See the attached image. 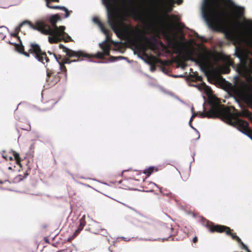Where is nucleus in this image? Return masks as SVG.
Returning a JSON list of instances; mask_svg holds the SVG:
<instances>
[{"mask_svg":"<svg viewBox=\"0 0 252 252\" xmlns=\"http://www.w3.org/2000/svg\"><path fill=\"white\" fill-rule=\"evenodd\" d=\"M60 49H63V51L66 53V55L69 57H89V54L84 52L82 51H75L65 47L63 44L59 45Z\"/></svg>","mask_w":252,"mask_h":252,"instance_id":"obj_9","label":"nucleus"},{"mask_svg":"<svg viewBox=\"0 0 252 252\" xmlns=\"http://www.w3.org/2000/svg\"><path fill=\"white\" fill-rule=\"evenodd\" d=\"M242 246V249H244V250H247L248 249V247L244 244V243L242 241V240H241V241L240 242H238Z\"/></svg>","mask_w":252,"mask_h":252,"instance_id":"obj_31","label":"nucleus"},{"mask_svg":"<svg viewBox=\"0 0 252 252\" xmlns=\"http://www.w3.org/2000/svg\"><path fill=\"white\" fill-rule=\"evenodd\" d=\"M197 115H198V113H194L192 115V116H191V118H190V120H189V124L190 126L191 127H192V128H193V127L191 125V122H192V121L193 119H194V118H195V117Z\"/></svg>","mask_w":252,"mask_h":252,"instance_id":"obj_28","label":"nucleus"},{"mask_svg":"<svg viewBox=\"0 0 252 252\" xmlns=\"http://www.w3.org/2000/svg\"><path fill=\"white\" fill-rule=\"evenodd\" d=\"M182 38L183 40H185V39L184 36H183L182 37Z\"/></svg>","mask_w":252,"mask_h":252,"instance_id":"obj_38","label":"nucleus"},{"mask_svg":"<svg viewBox=\"0 0 252 252\" xmlns=\"http://www.w3.org/2000/svg\"><path fill=\"white\" fill-rule=\"evenodd\" d=\"M2 158H4L5 159H6V160H7L8 159L9 160H12V157H8L7 154L6 153H3V154H2Z\"/></svg>","mask_w":252,"mask_h":252,"instance_id":"obj_30","label":"nucleus"},{"mask_svg":"<svg viewBox=\"0 0 252 252\" xmlns=\"http://www.w3.org/2000/svg\"><path fill=\"white\" fill-rule=\"evenodd\" d=\"M46 81L49 85L54 86L60 81L61 76H60V72L56 74L53 70L48 68L46 70Z\"/></svg>","mask_w":252,"mask_h":252,"instance_id":"obj_11","label":"nucleus"},{"mask_svg":"<svg viewBox=\"0 0 252 252\" xmlns=\"http://www.w3.org/2000/svg\"><path fill=\"white\" fill-rule=\"evenodd\" d=\"M206 227L212 233L218 232L228 233L229 227L224 225L220 224H215L211 221H208L206 224Z\"/></svg>","mask_w":252,"mask_h":252,"instance_id":"obj_10","label":"nucleus"},{"mask_svg":"<svg viewBox=\"0 0 252 252\" xmlns=\"http://www.w3.org/2000/svg\"><path fill=\"white\" fill-rule=\"evenodd\" d=\"M247 252H251V251L249 249V248H248V249L247 250H246Z\"/></svg>","mask_w":252,"mask_h":252,"instance_id":"obj_37","label":"nucleus"},{"mask_svg":"<svg viewBox=\"0 0 252 252\" xmlns=\"http://www.w3.org/2000/svg\"><path fill=\"white\" fill-rule=\"evenodd\" d=\"M163 230L166 237H170L173 235V229L171 227L164 228Z\"/></svg>","mask_w":252,"mask_h":252,"instance_id":"obj_19","label":"nucleus"},{"mask_svg":"<svg viewBox=\"0 0 252 252\" xmlns=\"http://www.w3.org/2000/svg\"><path fill=\"white\" fill-rule=\"evenodd\" d=\"M93 21L94 23L97 24L100 27L101 30L103 33L105 34H107L108 30L106 29L104 25L101 22L99 19L98 17H95L93 18Z\"/></svg>","mask_w":252,"mask_h":252,"instance_id":"obj_17","label":"nucleus"},{"mask_svg":"<svg viewBox=\"0 0 252 252\" xmlns=\"http://www.w3.org/2000/svg\"><path fill=\"white\" fill-rule=\"evenodd\" d=\"M54 56L56 60V61L58 62L59 64H60V68L61 69V65L63 63V62L64 58H63L62 56L60 55H57L55 54H54Z\"/></svg>","mask_w":252,"mask_h":252,"instance_id":"obj_23","label":"nucleus"},{"mask_svg":"<svg viewBox=\"0 0 252 252\" xmlns=\"http://www.w3.org/2000/svg\"><path fill=\"white\" fill-rule=\"evenodd\" d=\"M21 128L22 129L26 130H28H28H31V126L28 125L26 127H22Z\"/></svg>","mask_w":252,"mask_h":252,"instance_id":"obj_32","label":"nucleus"},{"mask_svg":"<svg viewBox=\"0 0 252 252\" xmlns=\"http://www.w3.org/2000/svg\"><path fill=\"white\" fill-rule=\"evenodd\" d=\"M173 39L174 40L175 42L174 46L176 48H178L179 49V53H181V51L180 50V45H182L183 46H185L186 45V43L185 42L180 43V42L177 41L175 38H173Z\"/></svg>","mask_w":252,"mask_h":252,"instance_id":"obj_21","label":"nucleus"},{"mask_svg":"<svg viewBox=\"0 0 252 252\" xmlns=\"http://www.w3.org/2000/svg\"><path fill=\"white\" fill-rule=\"evenodd\" d=\"M149 185L151 186V188H152V189L151 190V191H152V189H154V188L156 186V185L155 183H152V182H150L149 183Z\"/></svg>","mask_w":252,"mask_h":252,"instance_id":"obj_33","label":"nucleus"},{"mask_svg":"<svg viewBox=\"0 0 252 252\" xmlns=\"http://www.w3.org/2000/svg\"><path fill=\"white\" fill-rule=\"evenodd\" d=\"M109 31L108 30L107 34H105L106 39L102 43L99 44V47L104 52L105 56H109L110 50V46L108 42L110 41L111 39L109 36Z\"/></svg>","mask_w":252,"mask_h":252,"instance_id":"obj_13","label":"nucleus"},{"mask_svg":"<svg viewBox=\"0 0 252 252\" xmlns=\"http://www.w3.org/2000/svg\"><path fill=\"white\" fill-rule=\"evenodd\" d=\"M65 29L64 26H61L59 27V30L51 29L50 25L45 22L37 21L35 22L34 30L38 31L45 35H51V36L48 37V40L50 43L52 44L57 43L62 41L61 36L65 34Z\"/></svg>","mask_w":252,"mask_h":252,"instance_id":"obj_5","label":"nucleus"},{"mask_svg":"<svg viewBox=\"0 0 252 252\" xmlns=\"http://www.w3.org/2000/svg\"><path fill=\"white\" fill-rule=\"evenodd\" d=\"M237 56L239 58L240 63L244 70L248 74L252 73V60L242 53H236Z\"/></svg>","mask_w":252,"mask_h":252,"instance_id":"obj_6","label":"nucleus"},{"mask_svg":"<svg viewBox=\"0 0 252 252\" xmlns=\"http://www.w3.org/2000/svg\"><path fill=\"white\" fill-rule=\"evenodd\" d=\"M182 2V0H179L177 2L178 4H180Z\"/></svg>","mask_w":252,"mask_h":252,"instance_id":"obj_36","label":"nucleus"},{"mask_svg":"<svg viewBox=\"0 0 252 252\" xmlns=\"http://www.w3.org/2000/svg\"><path fill=\"white\" fill-rule=\"evenodd\" d=\"M190 80L192 81H199L202 80L201 76L198 75L197 74H190L189 75Z\"/></svg>","mask_w":252,"mask_h":252,"instance_id":"obj_20","label":"nucleus"},{"mask_svg":"<svg viewBox=\"0 0 252 252\" xmlns=\"http://www.w3.org/2000/svg\"><path fill=\"white\" fill-rule=\"evenodd\" d=\"M62 40H63L65 42H68L71 40V37L66 33L64 34L63 36H61Z\"/></svg>","mask_w":252,"mask_h":252,"instance_id":"obj_27","label":"nucleus"},{"mask_svg":"<svg viewBox=\"0 0 252 252\" xmlns=\"http://www.w3.org/2000/svg\"><path fill=\"white\" fill-rule=\"evenodd\" d=\"M108 19L109 25L117 36L120 38L127 37L140 51L145 53L147 48L153 49L156 46L157 39L155 37H147L144 30L138 27L134 29L128 27L124 29L122 27L119 15L116 12H110L109 10Z\"/></svg>","mask_w":252,"mask_h":252,"instance_id":"obj_2","label":"nucleus"},{"mask_svg":"<svg viewBox=\"0 0 252 252\" xmlns=\"http://www.w3.org/2000/svg\"><path fill=\"white\" fill-rule=\"evenodd\" d=\"M24 25H28L31 29L34 30L35 28V24H32L31 21L25 20L21 22L15 29V33L11 34L13 37L17 38L19 43H13L10 41L9 42V44L13 45L15 46V50L19 53L24 55L25 56L29 57L30 54H32L34 55L36 59L43 64L45 63L49 62V59L47 57L45 52L42 51L40 46L35 43H30L29 47L28 52H25L24 47L22 44V41L20 37L18 35L19 32L21 31V28Z\"/></svg>","mask_w":252,"mask_h":252,"instance_id":"obj_3","label":"nucleus"},{"mask_svg":"<svg viewBox=\"0 0 252 252\" xmlns=\"http://www.w3.org/2000/svg\"><path fill=\"white\" fill-rule=\"evenodd\" d=\"M243 24L246 27V30L242 32L245 36L246 42L252 48V31L248 30L252 28V20L244 19Z\"/></svg>","mask_w":252,"mask_h":252,"instance_id":"obj_8","label":"nucleus"},{"mask_svg":"<svg viewBox=\"0 0 252 252\" xmlns=\"http://www.w3.org/2000/svg\"><path fill=\"white\" fill-rule=\"evenodd\" d=\"M13 156L14 157L17 164L19 165L20 167H21V158L19 154L16 153V152H13Z\"/></svg>","mask_w":252,"mask_h":252,"instance_id":"obj_24","label":"nucleus"},{"mask_svg":"<svg viewBox=\"0 0 252 252\" xmlns=\"http://www.w3.org/2000/svg\"><path fill=\"white\" fill-rule=\"evenodd\" d=\"M104 55H105L104 53L103 52V53H98L95 56V57L97 58H99V59H102L103 58V56Z\"/></svg>","mask_w":252,"mask_h":252,"instance_id":"obj_29","label":"nucleus"},{"mask_svg":"<svg viewBox=\"0 0 252 252\" xmlns=\"http://www.w3.org/2000/svg\"><path fill=\"white\" fill-rule=\"evenodd\" d=\"M44 240L47 243H49V239H48V238L47 237H44Z\"/></svg>","mask_w":252,"mask_h":252,"instance_id":"obj_35","label":"nucleus"},{"mask_svg":"<svg viewBox=\"0 0 252 252\" xmlns=\"http://www.w3.org/2000/svg\"><path fill=\"white\" fill-rule=\"evenodd\" d=\"M232 231L233 230L229 228V232H228V233L225 234L228 236H231L233 239L236 240L237 242H240L241 241V239L236 235V233H232Z\"/></svg>","mask_w":252,"mask_h":252,"instance_id":"obj_18","label":"nucleus"},{"mask_svg":"<svg viewBox=\"0 0 252 252\" xmlns=\"http://www.w3.org/2000/svg\"><path fill=\"white\" fill-rule=\"evenodd\" d=\"M61 20V18L58 14H55L51 16L49 18V21L50 23L51 26V29H57L59 30V27H58L56 24L58 21Z\"/></svg>","mask_w":252,"mask_h":252,"instance_id":"obj_15","label":"nucleus"},{"mask_svg":"<svg viewBox=\"0 0 252 252\" xmlns=\"http://www.w3.org/2000/svg\"><path fill=\"white\" fill-rule=\"evenodd\" d=\"M7 32V29L4 27L0 28V39H3L5 37V33Z\"/></svg>","mask_w":252,"mask_h":252,"instance_id":"obj_22","label":"nucleus"},{"mask_svg":"<svg viewBox=\"0 0 252 252\" xmlns=\"http://www.w3.org/2000/svg\"><path fill=\"white\" fill-rule=\"evenodd\" d=\"M222 56L221 54L208 51L200 53L197 57L195 58L193 51L186 48V53L179 57L178 60L179 62H182L183 63L187 61H195L199 64L201 67L206 69L212 64L213 62L216 63L222 60Z\"/></svg>","mask_w":252,"mask_h":252,"instance_id":"obj_4","label":"nucleus"},{"mask_svg":"<svg viewBox=\"0 0 252 252\" xmlns=\"http://www.w3.org/2000/svg\"><path fill=\"white\" fill-rule=\"evenodd\" d=\"M219 2H223L237 14H243V9L231 0H204L202 6L203 17L209 27L216 31L225 30L229 25L237 21L236 14L220 8Z\"/></svg>","mask_w":252,"mask_h":252,"instance_id":"obj_1","label":"nucleus"},{"mask_svg":"<svg viewBox=\"0 0 252 252\" xmlns=\"http://www.w3.org/2000/svg\"><path fill=\"white\" fill-rule=\"evenodd\" d=\"M198 241V238L196 236L194 237L193 238L192 242L194 243H196Z\"/></svg>","mask_w":252,"mask_h":252,"instance_id":"obj_34","label":"nucleus"},{"mask_svg":"<svg viewBox=\"0 0 252 252\" xmlns=\"http://www.w3.org/2000/svg\"><path fill=\"white\" fill-rule=\"evenodd\" d=\"M45 1H46V5L48 8L51 9H60L63 10L65 12L64 16L65 18H67L69 16L70 12L66 7L61 6H52L50 4L52 2H59L60 0H45Z\"/></svg>","mask_w":252,"mask_h":252,"instance_id":"obj_14","label":"nucleus"},{"mask_svg":"<svg viewBox=\"0 0 252 252\" xmlns=\"http://www.w3.org/2000/svg\"><path fill=\"white\" fill-rule=\"evenodd\" d=\"M155 167H150L147 169H146L144 173L146 174H147L148 176H150L154 171Z\"/></svg>","mask_w":252,"mask_h":252,"instance_id":"obj_26","label":"nucleus"},{"mask_svg":"<svg viewBox=\"0 0 252 252\" xmlns=\"http://www.w3.org/2000/svg\"><path fill=\"white\" fill-rule=\"evenodd\" d=\"M79 224L77 229L75 231L73 234V237H76L78 235L81 230L83 229L84 227L86 224L85 216L84 215L79 221Z\"/></svg>","mask_w":252,"mask_h":252,"instance_id":"obj_16","label":"nucleus"},{"mask_svg":"<svg viewBox=\"0 0 252 252\" xmlns=\"http://www.w3.org/2000/svg\"><path fill=\"white\" fill-rule=\"evenodd\" d=\"M159 3L161 5L165 13L171 12L173 9L176 3L175 0H158Z\"/></svg>","mask_w":252,"mask_h":252,"instance_id":"obj_12","label":"nucleus"},{"mask_svg":"<svg viewBox=\"0 0 252 252\" xmlns=\"http://www.w3.org/2000/svg\"><path fill=\"white\" fill-rule=\"evenodd\" d=\"M94 56H92L89 55V57H72L69 58L68 57V58H64L63 62V63L61 65V71L63 72V73L64 75L65 79H67V69L65 66V64H68L72 62H76L78 61H82L85 59H90L93 57H94Z\"/></svg>","mask_w":252,"mask_h":252,"instance_id":"obj_7","label":"nucleus"},{"mask_svg":"<svg viewBox=\"0 0 252 252\" xmlns=\"http://www.w3.org/2000/svg\"><path fill=\"white\" fill-rule=\"evenodd\" d=\"M144 222L147 224L151 225H154L156 222L155 220L150 218H146Z\"/></svg>","mask_w":252,"mask_h":252,"instance_id":"obj_25","label":"nucleus"}]
</instances>
